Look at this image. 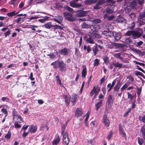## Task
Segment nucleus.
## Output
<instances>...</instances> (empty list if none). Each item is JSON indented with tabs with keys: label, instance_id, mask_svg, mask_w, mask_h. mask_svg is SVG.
<instances>
[{
	"label": "nucleus",
	"instance_id": "obj_1",
	"mask_svg": "<svg viewBox=\"0 0 145 145\" xmlns=\"http://www.w3.org/2000/svg\"><path fill=\"white\" fill-rule=\"evenodd\" d=\"M142 34V30L140 28H138L135 30L128 31L126 35L128 36L132 35V38L135 39L140 37Z\"/></svg>",
	"mask_w": 145,
	"mask_h": 145
},
{
	"label": "nucleus",
	"instance_id": "obj_2",
	"mask_svg": "<svg viewBox=\"0 0 145 145\" xmlns=\"http://www.w3.org/2000/svg\"><path fill=\"white\" fill-rule=\"evenodd\" d=\"M126 5V7H125L124 10L125 13H127L132 9L135 8L136 7L137 3L136 1L134 0L130 3H127Z\"/></svg>",
	"mask_w": 145,
	"mask_h": 145
},
{
	"label": "nucleus",
	"instance_id": "obj_3",
	"mask_svg": "<svg viewBox=\"0 0 145 145\" xmlns=\"http://www.w3.org/2000/svg\"><path fill=\"white\" fill-rule=\"evenodd\" d=\"M138 22L140 25L145 24V8L144 10V11L141 12L140 14Z\"/></svg>",
	"mask_w": 145,
	"mask_h": 145
},
{
	"label": "nucleus",
	"instance_id": "obj_4",
	"mask_svg": "<svg viewBox=\"0 0 145 145\" xmlns=\"http://www.w3.org/2000/svg\"><path fill=\"white\" fill-rule=\"evenodd\" d=\"M121 85V83L120 81H118L113 88V92L112 93L113 95H117L120 88Z\"/></svg>",
	"mask_w": 145,
	"mask_h": 145
},
{
	"label": "nucleus",
	"instance_id": "obj_5",
	"mask_svg": "<svg viewBox=\"0 0 145 145\" xmlns=\"http://www.w3.org/2000/svg\"><path fill=\"white\" fill-rule=\"evenodd\" d=\"M114 12V9L113 8H106L105 10L103 12L104 13H105L104 18L105 19L110 14H111Z\"/></svg>",
	"mask_w": 145,
	"mask_h": 145
},
{
	"label": "nucleus",
	"instance_id": "obj_6",
	"mask_svg": "<svg viewBox=\"0 0 145 145\" xmlns=\"http://www.w3.org/2000/svg\"><path fill=\"white\" fill-rule=\"evenodd\" d=\"M63 136V142L65 144L68 145L70 139L69 138L68 134L67 132H65L63 134H62Z\"/></svg>",
	"mask_w": 145,
	"mask_h": 145
},
{
	"label": "nucleus",
	"instance_id": "obj_7",
	"mask_svg": "<svg viewBox=\"0 0 145 145\" xmlns=\"http://www.w3.org/2000/svg\"><path fill=\"white\" fill-rule=\"evenodd\" d=\"M92 34L91 33H89L87 35L84 37V40L87 42L91 44H93L94 42L93 40L91 39Z\"/></svg>",
	"mask_w": 145,
	"mask_h": 145
},
{
	"label": "nucleus",
	"instance_id": "obj_8",
	"mask_svg": "<svg viewBox=\"0 0 145 145\" xmlns=\"http://www.w3.org/2000/svg\"><path fill=\"white\" fill-rule=\"evenodd\" d=\"M100 90V88L98 87L97 86L96 87L95 86L94 87L90 93V95L92 96L94 94H95V95H97L99 93Z\"/></svg>",
	"mask_w": 145,
	"mask_h": 145
},
{
	"label": "nucleus",
	"instance_id": "obj_9",
	"mask_svg": "<svg viewBox=\"0 0 145 145\" xmlns=\"http://www.w3.org/2000/svg\"><path fill=\"white\" fill-rule=\"evenodd\" d=\"M89 12L88 11H84L81 10H78L76 12L77 13V16L79 17L85 16Z\"/></svg>",
	"mask_w": 145,
	"mask_h": 145
},
{
	"label": "nucleus",
	"instance_id": "obj_10",
	"mask_svg": "<svg viewBox=\"0 0 145 145\" xmlns=\"http://www.w3.org/2000/svg\"><path fill=\"white\" fill-rule=\"evenodd\" d=\"M103 122L104 123L105 126L108 127L110 124V121L107 118V115L105 114L103 116Z\"/></svg>",
	"mask_w": 145,
	"mask_h": 145
},
{
	"label": "nucleus",
	"instance_id": "obj_11",
	"mask_svg": "<svg viewBox=\"0 0 145 145\" xmlns=\"http://www.w3.org/2000/svg\"><path fill=\"white\" fill-rule=\"evenodd\" d=\"M66 65V64L63 61H60L59 65L60 70L62 72L65 71L67 69Z\"/></svg>",
	"mask_w": 145,
	"mask_h": 145
},
{
	"label": "nucleus",
	"instance_id": "obj_12",
	"mask_svg": "<svg viewBox=\"0 0 145 145\" xmlns=\"http://www.w3.org/2000/svg\"><path fill=\"white\" fill-rule=\"evenodd\" d=\"M13 119L14 120H15L16 121L19 122L20 123L23 121L22 118L20 115L13 113Z\"/></svg>",
	"mask_w": 145,
	"mask_h": 145
},
{
	"label": "nucleus",
	"instance_id": "obj_13",
	"mask_svg": "<svg viewBox=\"0 0 145 145\" xmlns=\"http://www.w3.org/2000/svg\"><path fill=\"white\" fill-rule=\"evenodd\" d=\"M83 113L82 110L81 108H77L76 110L75 115L77 118L79 117L82 116Z\"/></svg>",
	"mask_w": 145,
	"mask_h": 145
},
{
	"label": "nucleus",
	"instance_id": "obj_14",
	"mask_svg": "<svg viewBox=\"0 0 145 145\" xmlns=\"http://www.w3.org/2000/svg\"><path fill=\"white\" fill-rule=\"evenodd\" d=\"M127 80L126 83L128 84H132L134 80L133 77L131 75L128 76L127 77Z\"/></svg>",
	"mask_w": 145,
	"mask_h": 145
},
{
	"label": "nucleus",
	"instance_id": "obj_15",
	"mask_svg": "<svg viewBox=\"0 0 145 145\" xmlns=\"http://www.w3.org/2000/svg\"><path fill=\"white\" fill-rule=\"evenodd\" d=\"M64 17L66 19L69 21H71V17L72 16V15L71 13L65 12L64 13Z\"/></svg>",
	"mask_w": 145,
	"mask_h": 145
},
{
	"label": "nucleus",
	"instance_id": "obj_16",
	"mask_svg": "<svg viewBox=\"0 0 145 145\" xmlns=\"http://www.w3.org/2000/svg\"><path fill=\"white\" fill-rule=\"evenodd\" d=\"M63 98L64 99V102L67 106H68L70 103L71 97L69 96L64 95Z\"/></svg>",
	"mask_w": 145,
	"mask_h": 145
},
{
	"label": "nucleus",
	"instance_id": "obj_17",
	"mask_svg": "<svg viewBox=\"0 0 145 145\" xmlns=\"http://www.w3.org/2000/svg\"><path fill=\"white\" fill-rule=\"evenodd\" d=\"M90 29L93 32L97 31L99 29L100 27L98 25H92L90 26Z\"/></svg>",
	"mask_w": 145,
	"mask_h": 145
},
{
	"label": "nucleus",
	"instance_id": "obj_18",
	"mask_svg": "<svg viewBox=\"0 0 145 145\" xmlns=\"http://www.w3.org/2000/svg\"><path fill=\"white\" fill-rule=\"evenodd\" d=\"M60 141V138L59 136H56L52 142V145H57Z\"/></svg>",
	"mask_w": 145,
	"mask_h": 145
},
{
	"label": "nucleus",
	"instance_id": "obj_19",
	"mask_svg": "<svg viewBox=\"0 0 145 145\" xmlns=\"http://www.w3.org/2000/svg\"><path fill=\"white\" fill-rule=\"evenodd\" d=\"M115 21L116 22L118 23H125L126 22V19L123 18L122 17L120 16H119Z\"/></svg>",
	"mask_w": 145,
	"mask_h": 145
},
{
	"label": "nucleus",
	"instance_id": "obj_20",
	"mask_svg": "<svg viewBox=\"0 0 145 145\" xmlns=\"http://www.w3.org/2000/svg\"><path fill=\"white\" fill-rule=\"evenodd\" d=\"M71 6L73 7L77 8L81 6V4L80 3H76L73 1H71L70 3Z\"/></svg>",
	"mask_w": 145,
	"mask_h": 145
},
{
	"label": "nucleus",
	"instance_id": "obj_21",
	"mask_svg": "<svg viewBox=\"0 0 145 145\" xmlns=\"http://www.w3.org/2000/svg\"><path fill=\"white\" fill-rule=\"evenodd\" d=\"M37 128L36 126L32 125L29 128V131L31 133H35L37 131Z\"/></svg>",
	"mask_w": 145,
	"mask_h": 145
},
{
	"label": "nucleus",
	"instance_id": "obj_22",
	"mask_svg": "<svg viewBox=\"0 0 145 145\" xmlns=\"http://www.w3.org/2000/svg\"><path fill=\"white\" fill-rule=\"evenodd\" d=\"M60 61L59 60H57L55 61L54 62L52 63L51 65H52L53 67L55 69H57L59 68V64L60 62Z\"/></svg>",
	"mask_w": 145,
	"mask_h": 145
},
{
	"label": "nucleus",
	"instance_id": "obj_23",
	"mask_svg": "<svg viewBox=\"0 0 145 145\" xmlns=\"http://www.w3.org/2000/svg\"><path fill=\"white\" fill-rule=\"evenodd\" d=\"M102 34L106 36L111 37L114 35L113 32L110 31H104L103 32Z\"/></svg>",
	"mask_w": 145,
	"mask_h": 145
},
{
	"label": "nucleus",
	"instance_id": "obj_24",
	"mask_svg": "<svg viewBox=\"0 0 145 145\" xmlns=\"http://www.w3.org/2000/svg\"><path fill=\"white\" fill-rule=\"evenodd\" d=\"M119 130L120 133L122 135V136L123 137L126 139V134L125 133L124 130L123 129L122 127L120 125L119 126Z\"/></svg>",
	"mask_w": 145,
	"mask_h": 145
},
{
	"label": "nucleus",
	"instance_id": "obj_25",
	"mask_svg": "<svg viewBox=\"0 0 145 145\" xmlns=\"http://www.w3.org/2000/svg\"><path fill=\"white\" fill-rule=\"evenodd\" d=\"M77 95L75 94H73L72 95L71 102L72 103L73 105L76 104V102L77 100Z\"/></svg>",
	"mask_w": 145,
	"mask_h": 145
},
{
	"label": "nucleus",
	"instance_id": "obj_26",
	"mask_svg": "<svg viewBox=\"0 0 145 145\" xmlns=\"http://www.w3.org/2000/svg\"><path fill=\"white\" fill-rule=\"evenodd\" d=\"M54 20L59 24H61L63 20V18L62 16H58L56 17V18H54Z\"/></svg>",
	"mask_w": 145,
	"mask_h": 145
},
{
	"label": "nucleus",
	"instance_id": "obj_27",
	"mask_svg": "<svg viewBox=\"0 0 145 145\" xmlns=\"http://www.w3.org/2000/svg\"><path fill=\"white\" fill-rule=\"evenodd\" d=\"M87 74V69L86 66L83 67V69L82 71V75L83 78H85Z\"/></svg>",
	"mask_w": 145,
	"mask_h": 145
},
{
	"label": "nucleus",
	"instance_id": "obj_28",
	"mask_svg": "<svg viewBox=\"0 0 145 145\" xmlns=\"http://www.w3.org/2000/svg\"><path fill=\"white\" fill-rule=\"evenodd\" d=\"M114 35L113 36L114 37L115 39L117 40H118L120 39L121 36V34L120 33H116V32H113Z\"/></svg>",
	"mask_w": 145,
	"mask_h": 145
},
{
	"label": "nucleus",
	"instance_id": "obj_29",
	"mask_svg": "<svg viewBox=\"0 0 145 145\" xmlns=\"http://www.w3.org/2000/svg\"><path fill=\"white\" fill-rule=\"evenodd\" d=\"M103 0H101L99 1L96 4V5L94 7V8L95 9H99L100 7V5L103 3Z\"/></svg>",
	"mask_w": 145,
	"mask_h": 145
},
{
	"label": "nucleus",
	"instance_id": "obj_30",
	"mask_svg": "<svg viewBox=\"0 0 145 145\" xmlns=\"http://www.w3.org/2000/svg\"><path fill=\"white\" fill-rule=\"evenodd\" d=\"M97 0H87L85 1L84 3L85 4H92L97 2Z\"/></svg>",
	"mask_w": 145,
	"mask_h": 145
},
{
	"label": "nucleus",
	"instance_id": "obj_31",
	"mask_svg": "<svg viewBox=\"0 0 145 145\" xmlns=\"http://www.w3.org/2000/svg\"><path fill=\"white\" fill-rule=\"evenodd\" d=\"M53 27V25H52L51 22L47 23L42 26V27H44L48 29H50V28Z\"/></svg>",
	"mask_w": 145,
	"mask_h": 145
},
{
	"label": "nucleus",
	"instance_id": "obj_32",
	"mask_svg": "<svg viewBox=\"0 0 145 145\" xmlns=\"http://www.w3.org/2000/svg\"><path fill=\"white\" fill-rule=\"evenodd\" d=\"M59 52L62 55H67L68 54V51L66 48L61 49L59 51Z\"/></svg>",
	"mask_w": 145,
	"mask_h": 145
},
{
	"label": "nucleus",
	"instance_id": "obj_33",
	"mask_svg": "<svg viewBox=\"0 0 145 145\" xmlns=\"http://www.w3.org/2000/svg\"><path fill=\"white\" fill-rule=\"evenodd\" d=\"M112 98V96L110 95H109L108 97V101L109 105H111L113 104V100Z\"/></svg>",
	"mask_w": 145,
	"mask_h": 145
},
{
	"label": "nucleus",
	"instance_id": "obj_34",
	"mask_svg": "<svg viewBox=\"0 0 145 145\" xmlns=\"http://www.w3.org/2000/svg\"><path fill=\"white\" fill-rule=\"evenodd\" d=\"M102 102L101 101H99L96 105V110H98L102 105Z\"/></svg>",
	"mask_w": 145,
	"mask_h": 145
},
{
	"label": "nucleus",
	"instance_id": "obj_35",
	"mask_svg": "<svg viewBox=\"0 0 145 145\" xmlns=\"http://www.w3.org/2000/svg\"><path fill=\"white\" fill-rule=\"evenodd\" d=\"M88 21H91L93 22L94 23L97 24L101 22V20L99 19H97L95 20H93L92 19H88L87 20Z\"/></svg>",
	"mask_w": 145,
	"mask_h": 145
},
{
	"label": "nucleus",
	"instance_id": "obj_36",
	"mask_svg": "<svg viewBox=\"0 0 145 145\" xmlns=\"http://www.w3.org/2000/svg\"><path fill=\"white\" fill-rule=\"evenodd\" d=\"M114 65L116 67H118L119 69H120L122 67L123 64L122 63L117 62L116 63H114Z\"/></svg>",
	"mask_w": 145,
	"mask_h": 145
},
{
	"label": "nucleus",
	"instance_id": "obj_37",
	"mask_svg": "<svg viewBox=\"0 0 145 145\" xmlns=\"http://www.w3.org/2000/svg\"><path fill=\"white\" fill-rule=\"evenodd\" d=\"M42 17V16L39 15H35L34 16L30 17V18H29V20H31L33 19H38Z\"/></svg>",
	"mask_w": 145,
	"mask_h": 145
},
{
	"label": "nucleus",
	"instance_id": "obj_38",
	"mask_svg": "<svg viewBox=\"0 0 145 145\" xmlns=\"http://www.w3.org/2000/svg\"><path fill=\"white\" fill-rule=\"evenodd\" d=\"M124 42L127 44H131L132 43V41L130 38L126 39L125 40Z\"/></svg>",
	"mask_w": 145,
	"mask_h": 145
},
{
	"label": "nucleus",
	"instance_id": "obj_39",
	"mask_svg": "<svg viewBox=\"0 0 145 145\" xmlns=\"http://www.w3.org/2000/svg\"><path fill=\"white\" fill-rule=\"evenodd\" d=\"M121 54L120 53L115 54L114 55V56L116 58H119L122 60L123 58L121 57Z\"/></svg>",
	"mask_w": 145,
	"mask_h": 145
},
{
	"label": "nucleus",
	"instance_id": "obj_40",
	"mask_svg": "<svg viewBox=\"0 0 145 145\" xmlns=\"http://www.w3.org/2000/svg\"><path fill=\"white\" fill-rule=\"evenodd\" d=\"M67 125L63 124L61 125V129L62 130L61 134H63V133H65L64 131H65L66 126Z\"/></svg>",
	"mask_w": 145,
	"mask_h": 145
},
{
	"label": "nucleus",
	"instance_id": "obj_41",
	"mask_svg": "<svg viewBox=\"0 0 145 145\" xmlns=\"http://www.w3.org/2000/svg\"><path fill=\"white\" fill-rule=\"evenodd\" d=\"M81 26L82 28H89V27L90 28L91 26L89 25L86 24L85 23H83Z\"/></svg>",
	"mask_w": 145,
	"mask_h": 145
},
{
	"label": "nucleus",
	"instance_id": "obj_42",
	"mask_svg": "<svg viewBox=\"0 0 145 145\" xmlns=\"http://www.w3.org/2000/svg\"><path fill=\"white\" fill-rule=\"evenodd\" d=\"M18 0H12L10 2V5H13L14 6L17 4Z\"/></svg>",
	"mask_w": 145,
	"mask_h": 145
},
{
	"label": "nucleus",
	"instance_id": "obj_43",
	"mask_svg": "<svg viewBox=\"0 0 145 145\" xmlns=\"http://www.w3.org/2000/svg\"><path fill=\"white\" fill-rule=\"evenodd\" d=\"M48 20V17H46L43 19H39L38 21L42 23H44L46 21Z\"/></svg>",
	"mask_w": 145,
	"mask_h": 145
},
{
	"label": "nucleus",
	"instance_id": "obj_44",
	"mask_svg": "<svg viewBox=\"0 0 145 145\" xmlns=\"http://www.w3.org/2000/svg\"><path fill=\"white\" fill-rule=\"evenodd\" d=\"M16 12L15 11H12L9 13H8L7 14V15L8 16H12L16 14L17 13H15Z\"/></svg>",
	"mask_w": 145,
	"mask_h": 145
},
{
	"label": "nucleus",
	"instance_id": "obj_45",
	"mask_svg": "<svg viewBox=\"0 0 145 145\" xmlns=\"http://www.w3.org/2000/svg\"><path fill=\"white\" fill-rule=\"evenodd\" d=\"M129 85L127 84V83H125L124 85L120 88L121 91H123L125 90V89L127 88Z\"/></svg>",
	"mask_w": 145,
	"mask_h": 145
},
{
	"label": "nucleus",
	"instance_id": "obj_46",
	"mask_svg": "<svg viewBox=\"0 0 145 145\" xmlns=\"http://www.w3.org/2000/svg\"><path fill=\"white\" fill-rule=\"evenodd\" d=\"M138 118L140 121H142L145 123V115L143 116V117L141 116H139Z\"/></svg>",
	"mask_w": 145,
	"mask_h": 145
},
{
	"label": "nucleus",
	"instance_id": "obj_47",
	"mask_svg": "<svg viewBox=\"0 0 145 145\" xmlns=\"http://www.w3.org/2000/svg\"><path fill=\"white\" fill-rule=\"evenodd\" d=\"M106 2L108 3H111L110 5L111 6H112L114 7L115 5L114 3L116 2L115 1H113V0H106Z\"/></svg>",
	"mask_w": 145,
	"mask_h": 145
},
{
	"label": "nucleus",
	"instance_id": "obj_48",
	"mask_svg": "<svg viewBox=\"0 0 145 145\" xmlns=\"http://www.w3.org/2000/svg\"><path fill=\"white\" fill-rule=\"evenodd\" d=\"M56 80L57 84L60 86H61V80L59 79V76L58 75H57L56 76Z\"/></svg>",
	"mask_w": 145,
	"mask_h": 145
},
{
	"label": "nucleus",
	"instance_id": "obj_49",
	"mask_svg": "<svg viewBox=\"0 0 145 145\" xmlns=\"http://www.w3.org/2000/svg\"><path fill=\"white\" fill-rule=\"evenodd\" d=\"M138 144L140 145H142L144 142L143 140L139 137L138 138Z\"/></svg>",
	"mask_w": 145,
	"mask_h": 145
},
{
	"label": "nucleus",
	"instance_id": "obj_50",
	"mask_svg": "<svg viewBox=\"0 0 145 145\" xmlns=\"http://www.w3.org/2000/svg\"><path fill=\"white\" fill-rule=\"evenodd\" d=\"M93 37L94 38L96 39V38H99L101 37V35L99 34H98L97 33H95L93 34Z\"/></svg>",
	"mask_w": 145,
	"mask_h": 145
},
{
	"label": "nucleus",
	"instance_id": "obj_51",
	"mask_svg": "<svg viewBox=\"0 0 145 145\" xmlns=\"http://www.w3.org/2000/svg\"><path fill=\"white\" fill-rule=\"evenodd\" d=\"M18 122L16 121L14 123V127L16 128H19L21 127V125L19 124Z\"/></svg>",
	"mask_w": 145,
	"mask_h": 145
},
{
	"label": "nucleus",
	"instance_id": "obj_52",
	"mask_svg": "<svg viewBox=\"0 0 145 145\" xmlns=\"http://www.w3.org/2000/svg\"><path fill=\"white\" fill-rule=\"evenodd\" d=\"M127 95L128 98L131 100L135 96L134 95H133L129 92L127 93Z\"/></svg>",
	"mask_w": 145,
	"mask_h": 145
},
{
	"label": "nucleus",
	"instance_id": "obj_53",
	"mask_svg": "<svg viewBox=\"0 0 145 145\" xmlns=\"http://www.w3.org/2000/svg\"><path fill=\"white\" fill-rule=\"evenodd\" d=\"M136 88L137 89V95L138 97L139 96L141 91V88H139L137 86H136Z\"/></svg>",
	"mask_w": 145,
	"mask_h": 145
},
{
	"label": "nucleus",
	"instance_id": "obj_54",
	"mask_svg": "<svg viewBox=\"0 0 145 145\" xmlns=\"http://www.w3.org/2000/svg\"><path fill=\"white\" fill-rule=\"evenodd\" d=\"M112 131H111L108 134V135L107 137V139L109 140H110V138L112 137Z\"/></svg>",
	"mask_w": 145,
	"mask_h": 145
},
{
	"label": "nucleus",
	"instance_id": "obj_55",
	"mask_svg": "<svg viewBox=\"0 0 145 145\" xmlns=\"http://www.w3.org/2000/svg\"><path fill=\"white\" fill-rule=\"evenodd\" d=\"M53 27L55 28V29H62L63 28L62 27L60 26L57 25H53Z\"/></svg>",
	"mask_w": 145,
	"mask_h": 145
},
{
	"label": "nucleus",
	"instance_id": "obj_56",
	"mask_svg": "<svg viewBox=\"0 0 145 145\" xmlns=\"http://www.w3.org/2000/svg\"><path fill=\"white\" fill-rule=\"evenodd\" d=\"M93 51L94 54V55H95L97 54L98 51V48L97 46H95L94 48L93 49Z\"/></svg>",
	"mask_w": 145,
	"mask_h": 145
},
{
	"label": "nucleus",
	"instance_id": "obj_57",
	"mask_svg": "<svg viewBox=\"0 0 145 145\" xmlns=\"http://www.w3.org/2000/svg\"><path fill=\"white\" fill-rule=\"evenodd\" d=\"M2 101H6L7 102H8L10 100V99L8 98L7 97H3L1 99Z\"/></svg>",
	"mask_w": 145,
	"mask_h": 145
},
{
	"label": "nucleus",
	"instance_id": "obj_58",
	"mask_svg": "<svg viewBox=\"0 0 145 145\" xmlns=\"http://www.w3.org/2000/svg\"><path fill=\"white\" fill-rule=\"evenodd\" d=\"M99 60H98L97 59H95L94 63V66H97L99 63Z\"/></svg>",
	"mask_w": 145,
	"mask_h": 145
},
{
	"label": "nucleus",
	"instance_id": "obj_59",
	"mask_svg": "<svg viewBox=\"0 0 145 145\" xmlns=\"http://www.w3.org/2000/svg\"><path fill=\"white\" fill-rule=\"evenodd\" d=\"M1 110L2 112L4 113L6 115L5 116V117H6L7 116L8 113V112L7 110L5 108H3L1 109Z\"/></svg>",
	"mask_w": 145,
	"mask_h": 145
},
{
	"label": "nucleus",
	"instance_id": "obj_60",
	"mask_svg": "<svg viewBox=\"0 0 145 145\" xmlns=\"http://www.w3.org/2000/svg\"><path fill=\"white\" fill-rule=\"evenodd\" d=\"M135 26V24L134 22H133L131 23V24L129 25V27L131 29H132L134 28Z\"/></svg>",
	"mask_w": 145,
	"mask_h": 145
},
{
	"label": "nucleus",
	"instance_id": "obj_61",
	"mask_svg": "<svg viewBox=\"0 0 145 145\" xmlns=\"http://www.w3.org/2000/svg\"><path fill=\"white\" fill-rule=\"evenodd\" d=\"M76 40H79V41L78 42L79 44V45H81L82 41V38L80 37H77Z\"/></svg>",
	"mask_w": 145,
	"mask_h": 145
},
{
	"label": "nucleus",
	"instance_id": "obj_62",
	"mask_svg": "<svg viewBox=\"0 0 145 145\" xmlns=\"http://www.w3.org/2000/svg\"><path fill=\"white\" fill-rule=\"evenodd\" d=\"M11 136V134L10 133H8L5 136V137L6 138L9 139L10 138Z\"/></svg>",
	"mask_w": 145,
	"mask_h": 145
},
{
	"label": "nucleus",
	"instance_id": "obj_63",
	"mask_svg": "<svg viewBox=\"0 0 145 145\" xmlns=\"http://www.w3.org/2000/svg\"><path fill=\"white\" fill-rule=\"evenodd\" d=\"M84 49L85 50L87 49L88 52L91 50V48L89 46H88L87 47V46H84Z\"/></svg>",
	"mask_w": 145,
	"mask_h": 145
},
{
	"label": "nucleus",
	"instance_id": "obj_64",
	"mask_svg": "<svg viewBox=\"0 0 145 145\" xmlns=\"http://www.w3.org/2000/svg\"><path fill=\"white\" fill-rule=\"evenodd\" d=\"M130 16L132 20H134L135 18V15L134 13H132L130 15Z\"/></svg>",
	"mask_w": 145,
	"mask_h": 145
}]
</instances>
